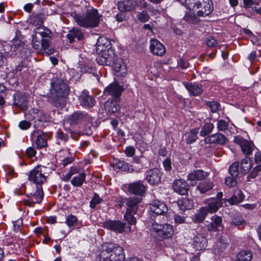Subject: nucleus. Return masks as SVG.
Segmentation results:
<instances>
[{
  "mask_svg": "<svg viewBox=\"0 0 261 261\" xmlns=\"http://www.w3.org/2000/svg\"><path fill=\"white\" fill-rule=\"evenodd\" d=\"M261 171V166H257L255 167L251 171V172L248 175L247 181H250L251 179L255 178L258 173Z\"/></svg>",
  "mask_w": 261,
  "mask_h": 261,
  "instance_id": "3c124183",
  "label": "nucleus"
},
{
  "mask_svg": "<svg viewBox=\"0 0 261 261\" xmlns=\"http://www.w3.org/2000/svg\"><path fill=\"white\" fill-rule=\"evenodd\" d=\"M146 190L145 186L140 181L134 182L128 185V191L129 193L142 196Z\"/></svg>",
  "mask_w": 261,
  "mask_h": 261,
  "instance_id": "2eb2a0df",
  "label": "nucleus"
},
{
  "mask_svg": "<svg viewBox=\"0 0 261 261\" xmlns=\"http://www.w3.org/2000/svg\"><path fill=\"white\" fill-rule=\"evenodd\" d=\"M35 150L32 147L28 148L26 150V154L29 157H32L36 154Z\"/></svg>",
  "mask_w": 261,
  "mask_h": 261,
  "instance_id": "338daca9",
  "label": "nucleus"
},
{
  "mask_svg": "<svg viewBox=\"0 0 261 261\" xmlns=\"http://www.w3.org/2000/svg\"><path fill=\"white\" fill-rule=\"evenodd\" d=\"M57 137L58 138L66 141L67 139V136L62 132H58L57 133Z\"/></svg>",
  "mask_w": 261,
  "mask_h": 261,
  "instance_id": "774afa93",
  "label": "nucleus"
},
{
  "mask_svg": "<svg viewBox=\"0 0 261 261\" xmlns=\"http://www.w3.org/2000/svg\"><path fill=\"white\" fill-rule=\"evenodd\" d=\"M185 87L189 91L190 94L192 96H197L202 92V89L201 86L195 84H187Z\"/></svg>",
  "mask_w": 261,
  "mask_h": 261,
  "instance_id": "2f4dec72",
  "label": "nucleus"
},
{
  "mask_svg": "<svg viewBox=\"0 0 261 261\" xmlns=\"http://www.w3.org/2000/svg\"><path fill=\"white\" fill-rule=\"evenodd\" d=\"M213 187V184L211 182H203L200 183L197 187V189L201 193H205L207 191L211 190Z\"/></svg>",
  "mask_w": 261,
  "mask_h": 261,
  "instance_id": "c03bdc74",
  "label": "nucleus"
},
{
  "mask_svg": "<svg viewBox=\"0 0 261 261\" xmlns=\"http://www.w3.org/2000/svg\"><path fill=\"white\" fill-rule=\"evenodd\" d=\"M206 140L207 142L210 143L223 144L225 142L226 137L224 135L221 133H216L207 137Z\"/></svg>",
  "mask_w": 261,
  "mask_h": 261,
  "instance_id": "a878e982",
  "label": "nucleus"
},
{
  "mask_svg": "<svg viewBox=\"0 0 261 261\" xmlns=\"http://www.w3.org/2000/svg\"><path fill=\"white\" fill-rule=\"evenodd\" d=\"M214 128V126L212 123H205L200 132V136L205 137L210 134Z\"/></svg>",
  "mask_w": 261,
  "mask_h": 261,
  "instance_id": "79ce46f5",
  "label": "nucleus"
},
{
  "mask_svg": "<svg viewBox=\"0 0 261 261\" xmlns=\"http://www.w3.org/2000/svg\"><path fill=\"white\" fill-rule=\"evenodd\" d=\"M149 16L146 11H142L139 14L138 19L142 22H145L149 20Z\"/></svg>",
  "mask_w": 261,
  "mask_h": 261,
  "instance_id": "864d4df0",
  "label": "nucleus"
},
{
  "mask_svg": "<svg viewBox=\"0 0 261 261\" xmlns=\"http://www.w3.org/2000/svg\"><path fill=\"white\" fill-rule=\"evenodd\" d=\"M163 226H164V225L158 224L156 223H154L152 224V229L154 231L158 232L159 233V235H160V233H161Z\"/></svg>",
  "mask_w": 261,
  "mask_h": 261,
  "instance_id": "bf43d9fd",
  "label": "nucleus"
},
{
  "mask_svg": "<svg viewBox=\"0 0 261 261\" xmlns=\"http://www.w3.org/2000/svg\"><path fill=\"white\" fill-rule=\"evenodd\" d=\"M135 149L133 147H128L125 150V153L128 156H132L135 154Z\"/></svg>",
  "mask_w": 261,
  "mask_h": 261,
  "instance_id": "0e129e2a",
  "label": "nucleus"
},
{
  "mask_svg": "<svg viewBox=\"0 0 261 261\" xmlns=\"http://www.w3.org/2000/svg\"><path fill=\"white\" fill-rule=\"evenodd\" d=\"M122 168L128 172H132L134 169L132 166L128 165L127 163H122Z\"/></svg>",
  "mask_w": 261,
  "mask_h": 261,
  "instance_id": "69168bd1",
  "label": "nucleus"
},
{
  "mask_svg": "<svg viewBox=\"0 0 261 261\" xmlns=\"http://www.w3.org/2000/svg\"><path fill=\"white\" fill-rule=\"evenodd\" d=\"M207 174L202 170L192 172L188 175V179L191 181L202 180L206 177Z\"/></svg>",
  "mask_w": 261,
  "mask_h": 261,
  "instance_id": "bb28decb",
  "label": "nucleus"
},
{
  "mask_svg": "<svg viewBox=\"0 0 261 261\" xmlns=\"http://www.w3.org/2000/svg\"><path fill=\"white\" fill-rule=\"evenodd\" d=\"M203 8L197 11V14L199 16H206L211 13L213 11L212 2L210 0H202Z\"/></svg>",
  "mask_w": 261,
  "mask_h": 261,
  "instance_id": "393cba45",
  "label": "nucleus"
},
{
  "mask_svg": "<svg viewBox=\"0 0 261 261\" xmlns=\"http://www.w3.org/2000/svg\"><path fill=\"white\" fill-rule=\"evenodd\" d=\"M174 221L176 223L182 224L185 223V218L179 215H175L174 217Z\"/></svg>",
  "mask_w": 261,
  "mask_h": 261,
  "instance_id": "052dcab7",
  "label": "nucleus"
},
{
  "mask_svg": "<svg viewBox=\"0 0 261 261\" xmlns=\"http://www.w3.org/2000/svg\"><path fill=\"white\" fill-rule=\"evenodd\" d=\"M208 106L210 108L211 111L213 113L216 112L219 108V104L216 101L210 102Z\"/></svg>",
  "mask_w": 261,
  "mask_h": 261,
  "instance_id": "6e6d98bb",
  "label": "nucleus"
},
{
  "mask_svg": "<svg viewBox=\"0 0 261 261\" xmlns=\"http://www.w3.org/2000/svg\"><path fill=\"white\" fill-rule=\"evenodd\" d=\"M239 163L238 162H234L229 168V172L231 176L238 177L239 175Z\"/></svg>",
  "mask_w": 261,
  "mask_h": 261,
  "instance_id": "49530a36",
  "label": "nucleus"
},
{
  "mask_svg": "<svg viewBox=\"0 0 261 261\" xmlns=\"http://www.w3.org/2000/svg\"><path fill=\"white\" fill-rule=\"evenodd\" d=\"M45 18L44 13H39L33 15L29 19V22L35 26L40 25L43 24Z\"/></svg>",
  "mask_w": 261,
  "mask_h": 261,
  "instance_id": "c756f323",
  "label": "nucleus"
},
{
  "mask_svg": "<svg viewBox=\"0 0 261 261\" xmlns=\"http://www.w3.org/2000/svg\"><path fill=\"white\" fill-rule=\"evenodd\" d=\"M30 115L34 120V125L36 128H41L43 123L48 121V116L42 110L33 109L30 111Z\"/></svg>",
  "mask_w": 261,
  "mask_h": 261,
  "instance_id": "1a4fd4ad",
  "label": "nucleus"
},
{
  "mask_svg": "<svg viewBox=\"0 0 261 261\" xmlns=\"http://www.w3.org/2000/svg\"><path fill=\"white\" fill-rule=\"evenodd\" d=\"M133 211H130V209H127L126 212L124 215L125 219L129 224H135L136 223V219L132 215Z\"/></svg>",
  "mask_w": 261,
  "mask_h": 261,
  "instance_id": "de8ad7c7",
  "label": "nucleus"
},
{
  "mask_svg": "<svg viewBox=\"0 0 261 261\" xmlns=\"http://www.w3.org/2000/svg\"><path fill=\"white\" fill-rule=\"evenodd\" d=\"M138 6L146 8L147 3L145 0H125L118 3V7L120 11H130L135 10Z\"/></svg>",
  "mask_w": 261,
  "mask_h": 261,
  "instance_id": "423d86ee",
  "label": "nucleus"
},
{
  "mask_svg": "<svg viewBox=\"0 0 261 261\" xmlns=\"http://www.w3.org/2000/svg\"><path fill=\"white\" fill-rule=\"evenodd\" d=\"M28 194L30 195V200H25L24 203L25 205L34 206L35 203H39L43 199V192L41 187H36V190L28 188Z\"/></svg>",
  "mask_w": 261,
  "mask_h": 261,
  "instance_id": "0eeeda50",
  "label": "nucleus"
},
{
  "mask_svg": "<svg viewBox=\"0 0 261 261\" xmlns=\"http://www.w3.org/2000/svg\"><path fill=\"white\" fill-rule=\"evenodd\" d=\"M178 205L182 211L186 210H190L193 207V202L187 198H183L178 200Z\"/></svg>",
  "mask_w": 261,
  "mask_h": 261,
  "instance_id": "f704fd0d",
  "label": "nucleus"
},
{
  "mask_svg": "<svg viewBox=\"0 0 261 261\" xmlns=\"http://www.w3.org/2000/svg\"><path fill=\"white\" fill-rule=\"evenodd\" d=\"M173 189L175 192L180 195H185L187 192V184L181 179H177L174 181Z\"/></svg>",
  "mask_w": 261,
  "mask_h": 261,
  "instance_id": "4be33fe9",
  "label": "nucleus"
},
{
  "mask_svg": "<svg viewBox=\"0 0 261 261\" xmlns=\"http://www.w3.org/2000/svg\"><path fill=\"white\" fill-rule=\"evenodd\" d=\"M193 245L196 250L204 249L207 246V240L204 236L197 234L194 238Z\"/></svg>",
  "mask_w": 261,
  "mask_h": 261,
  "instance_id": "dca6fc26",
  "label": "nucleus"
},
{
  "mask_svg": "<svg viewBox=\"0 0 261 261\" xmlns=\"http://www.w3.org/2000/svg\"><path fill=\"white\" fill-rule=\"evenodd\" d=\"M45 167L38 165L30 171L28 176L29 180L37 185L31 188V189L36 190V187L42 188L41 185L46 180L47 176L45 174Z\"/></svg>",
  "mask_w": 261,
  "mask_h": 261,
  "instance_id": "39448f33",
  "label": "nucleus"
},
{
  "mask_svg": "<svg viewBox=\"0 0 261 261\" xmlns=\"http://www.w3.org/2000/svg\"><path fill=\"white\" fill-rule=\"evenodd\" d=\"M173 232L172 226L169 224H166L164 225L159 236L164 239L170 238L173 235Z\"/></svg>",
  "mask_w": 261,
  "mask_h": 261,
  "instance_id": "4c0bfd02",
  "label": "nucleus"
},
{
  "mask_svg": "<svg viewBox=\"0 0 261 261\" xmlns=\"http://www.w3.org/2000/svg\"><path fill=\"white\" fill-rule=\"evenodd\" d=\"M85 179V175L84 173H81L78 176L74 177L71 180L72 184L76 187L81 186Z\"/></svg>",
  "mask_w": 261,
  "mask_h": 261,
  "instance_id": "37998d69",
  "label": "nucleus"
},
{
  "mask_svg": "<svg viewBox=\"0 0 261 261\" xmlns=\"http://www.w3.org/2000/svg\"><path fill=\"white\" fill-rule=\"evenodd\" d=\"M178 64L182 69L187 68L189 65V63L181 58H180L178 61Z\"/></svg>",
  "mask_w": 261,
  "mask_h": 261,
  "instance_id": "e2e57ef3",
  "label": "nucleus"
},
{
  "mask_svg": "<svg viewBox=\"0 0 261 261\" xmlns=\"http://www.w3.org/2000/svg\"><path fill=\"white\" fill-rule=\"evenodd\" d=\"M87 118V116L86 114L81 112H77L74 113L72 115L68 117L67 122L70 125H75L79 123H81L82 121L86 120Z\"/></svg>",
  "mask_w": 261,
  "mask_h": 261,
  "instance_id": "a211bd4d",
  "label": "nucleus"
},
{
  "mask_svg": "<svg viewBox=\"0 0 261 261\" xmlns=\"http://www.w3.org/2000/svg\"><path fill=\"white\" fill-rule=\"evenodd\" d=\"M211 221L212 222L207 225V230L208 231H221L223 229L221 217L214 215L211 217Z\"/></svg>",
  "mask_w": 261,
  "mask_h": 261,
  "instance_id": "f8f14e48",
  "label": "nucleus"
},
{
  "mask_svg": "<svg viewBox=\"0 0 261 261\" xmlns=\"http://www.w3.org/2000/svg\"><path fill=\"white\" fill-rule=\"evenodd\" d=\"M105 110L108 113L113 114L119 109V106L117 101L107 100L105 103Z\"/></svg>",
  "mask_w": 261,
  "mask_h": 261,
  "instance_id": "72a5a7b5",
  "label": "nucleus"
},
{
  "mask_svg": "<svg viewBox=\"0 0 261 261\" xmlns=\"http://www.w3.org/2000/svg\"><path fill=\"white\" fill-rule=\"evenodd\" d=\"M198 128H195L191 129L190 132L186 134L187 143L191 144L195 141L197 139V134L198 133Z\"/></svg>",
  "mask_w": 261,
  "mask_h": 261,
  "instance_id": "a19ab883",
  "label": "nucleus"
},
{
  "mask_svg": "<svg viewBox=\"0 0 261 261\" xmlns=\"http://www.w3.org/2000/svg\"><path fill=\"white\" fill-rule=\"evenodd\" d=\"M79 99L81 105L85 107H92L95 103L94 99L86 93H83Z\"/></svg>",
  "mask_w": 261,
  "mask_h": 261,
  "instance_id": "473e14b6",
  "label": "nucleus"
},
{
  "mask_svg": "<svg viewBox=\"0 0 261 261\" xmlns=\"http://www.w3.org/2000/svg\"><path fill=\"white\" fill-rule=\"evenodd\" d=\"M237 177L233 176H228L225 179V184L228 187H235L237 185Z\"/></svg>",
  "mask_w": 261,
  "mask_h": 261,
  "instance_id": "09e8293b",
  "label": "nucleus"
},
{
  "mask_svg": "<svg viewBox=\"0 0 261 261\" xmlns=\"http://www.w3.org/2000/svg\"><path fill=\"white\" fill-rule=\"evenodd\" d=\"M150 49L151 52L155 55L162 56L165 54V47L160 41L156 39L150 41Z\"/></svg>",
  "mask_w": 261,
  "mask_h": 261,
  "instance_id": "9b49d317",
  "label": "nucleus"
},
{
  "mask_svg": "<svg viewBox=\"0 0 261 261\" xmlns=\"http://www.w3.org/2000/svg\"><path fill=\"white\" fill-rule=\"evenodd\" d=\"M252 256L253 255L251 251L242 250L237 253L234 261H251Z\"/></svg>",
  "mask_w": 261,
  "mask_h": 261,
  "instance_id": "c85d7f7f",
  "label": "nucleus"
},
{
  "mask_svg": "<svg viewBox=\"0 0 261 261\" xmlns=\"http://www.w3.org/2000/svg\"><path fill=\"white\" fill-rule=\"evenodd\" d=\"M236 141L240 145L242 151L244 154L247 155L252 153L254 148L253 143L242 139H237Z\"/></svg>",
  "mask_w": 261,
  "mask_h": 261,
  "instance_id": "6ab92c4d",
  "label": "nucleus"
},
{
  "mask_svg": "<svg viewBox=\"0 0 261 261\" xmlns=\"http://www.w3.org/2000/svg\"><path fill=\"white\" fill-rule=\"evenodd\" d=\"M222 203L221 200H212L208 203L207 206L203 207L205 209L207 213L212 214L216 213L222 206Z\"/></svg>",
  "mask_w": 261,
  "mask_h": 261,
  "instance_id": "5701e85b",
  "label": "nucleus"
},
{
  "mask_svg": "<svg viewBox=\"0 0 261 261\" xmlns=\"http://www.w3.org/2000/svg\"><path fill=\"white\" fill-rule=\"evenodd\" d=\"M252 164L249 158L243 159L241 164V169L243 173H247L252 168Z\"/></svg>",
  "mask_w": 261,
  "mask_h": 261,
  "instance_id": "ea45409f",
  "label": "nucleus"
},
{
  "mask_svg": "<svg viewBox=\"0 0 261 261\" xmlns=\"http://www.w3.org/2000/svg\"><path fill=\"white\" fill-rule=\"evenodd\" d=\"M123 90L122 87L117 83L111 84L105 90V93L113 96H119Z\"/></svg>",
  "mask_w": 261,
  "mask_h": 261,
  "instance_id": "412c9836",
  "label": "nucleus"
},
{
  "mask_svg": "<svg viewBox=\"0 0 261 261\" xmlns=\"http://www.w3.org/2000/svg\"><path fill=\"white\" fill-rule=\"evenodd\" d=\"M78 222V219L77 217L72 215H69L66 219L65 223L69 227H71L75 226Z\"/></svg>",
  "mask_w": 261,
  "mask_h": 261,
  "instance_id": "a18cd8bd",
  "label": "nucleus"
},
{
  "mask_svg": "<svg viewBox=\"0 0 261 261\" xmlns=\"http://www.w3.org/2000/svg\"><path fill=\"white\" fill-rule=\"evenodd\" d=\"M205 42L207 46L211 47L216 46L218 44L217 41L211 36L207 37L205 40Z\"/></svg>",
  "mask_w": 261,
  "mask_h": 261,
  "instance_id": "603ef678",
  "label": "nucleus"
},
{
  "mask_svg": "<svg viewBox=\"0 0 261 261\" xmlns=\"http://www.w3.org/2000/svg\"><path fill=\"white\" fill-rule=\"evenodd\" d=\"M244 198V196L242 192L239 190L228 199V201L231 204H236L239 202H242Z\"/></svg>",
  "mask_w": 261,
  "mask_h": 261,
  "instance_id": "58836bf2",
  "label": "nucleus"
},
{
  "mask_svg": "<svg viewBox=\"0 0 261 261\" xmlns=\"http://www.w3.org/2000/svg\"><path fill=\"white\" fill-rule=\"evenodd\" d=\"M101 201V199H100L99 196L95 194L93 199L90 202V206L92 208H94L96 204H99Z\"/></svg>",
  "mask_w": 261,
  "mask_h": 261,
  "instance_id": "5fc2aeb1",
  "label": "nucleus"
},
{
  "mask_svg": "<svg viewBox=\"0 0 261 261\" xmlns=\"http://www.w3.org/2000/svg\"><path fill=\"white\" fill-rule=\"evenodd\" d=\"M150 209L151 212L157 215H164L168 212V207L166 204L160 201H154L150 204Z\"/></svg>",
  "mask_w": 261,
  "mask_h": 261,
  "instance_id": "ddd939ff",
  "label": "nucleus"
},
{
  "mask_svg": "<svg viewBox=\"0 0 261 261\" xmlns=\"http://www.w3.org/2000/svg\"><path fill=\"white\" fill-rule=\"evenodd\" d=\"M69 92V88L67 83L62 79H56L51 83L49 100L58 107L63 103Z\"/></svg>",
  "mask_w": 261,
  "mask_h": 261,
  "instance_id": "f257e3e1",
  "label": "nucleus"
},
{
  "mask_svg": "<svg viewBox=\"0 0 261 261\" xmlns=\"http://www.w3.org/2000/svg\"><path fill=\"white\" fill-rule=\"evenodd\" d=\"M103 226L106 228L118 233L123 232L125 228V224L118 220H109L106 221L103 223Z\"/></svg>",
  "mask_w": 261,
  "mask_h": 261,
  "instance_id": "9d476101",
  "label": "nucleus"
},
{
  "mask_svg": "<svg viewBox=\"0 0 261 261\" xmlns=\"http://www.w3.org/2000/svg\"><path fill=\"white\" fill-rule=\"evenodd\" d=\"M228 125V122L221 119L218 121L217 127L219 131L224 132L227 129Z\"/></svg>",
  "mask_w": 261,
  "mask_h": 261,
  "instance_id": "8fccbe9b",
  "label": "nucleus"
},
{
  "mask_svg": "<svg viewBox=\"0 0 261 261\" xmlns=\"http://www.w3.org/2000/svg\"><path fill=\"white\" fill-rule=\"evenodd\" d=\"M31 123L27 121H22L19 123V126L21 129H27L31 126Z\"/></svg>",
  "mask_w": 261,
  "mask_h": 261,
  "instance_id": "680f3d73",
  "label": "nucleus"
},
{
  "mask_svg": "<svg viewBox=\"0 0 261 261\" xmlns=\"http://www.w3.org/2000/svg\"><path fill=\"white\" fill-rule=\"evenodd\" d=\"M37 133V137L36 140V145L38 148H43L47 145L46 137L45 135L42 132H33L32 134V139L35 137Z\"/></svg>",
  "mask_w": 261,
  "mask_h": 261,
  "instance_id": "b1692460",
  "label": "nucleus"
},
{
  "mask_svg": "<svg viewBox=\"0 0 261 261\" xmlns=\"http://www.w3.org/2000/svg\"><path fill=\"white\" fill-rule=\"evenodd\" d=\"M70 43L73 42L74 38L78 40H81L84 38V34L79 30L73 29L70 30L66 36Z\"/></svg>",
  "mask_w": 261,
  "mask_h": 261,
  "instance_id": "7c9ffc66",
  "label": "nucleus"
},
{
  "mask_svg": "<svg viewBox=\"0 0 261 261\" xmlns=\"http://www.w3.org/2000/svg\"><path fill=\"white\" fill-rule=\"evenodd\" d=\"M181 4L185 5L189 10H196L199 8L201 3L200 0H184Z\"/></svg>",
  "mask_w": 261,
  "mask_h": 261,
  "instance_id": "e433bc0d",
  "label": "nucleus"
},
{
  "mask_svg": "<svg viewBox=\"0 0 261 261\" xmlns=\"http://www.w3.org/2000/svg\"><path fill=\"white\" fill-rule=\"evenodd\" d=\"M113 68L117 76H124L126 75L127 69L123 60L119 58L115 60Z\"/></svg>",
  "mask_w": 261,
  "mask_h": 261,
  "instance_id": "4468645a",
  "label": "nucleus"
},
{
  "mask_svg": "<svg viewBox=\"0 0 261 261\" xmlns=\"http://www.w3.org/2000/svg\"><path fill=\"white\" fill-rule=\"evenodd\" d=\"M72 17L76 23L84 28H95L99 23V15L96 10H89L85 16L73 14Z\"/></svg>",
  "mask_w": 261,
  "mask_h": 261,
  "instance_id": "20e7f679",
  "label": "nucleus"
},
{
  "mask_svg": "<svg viewBox=\"0 0 261 261\" xmlns=\"http://www.w3.org/2000/svg\"><path fill=\"white\" fill-rule=\"evenodd\" d=\"M164 167L166 171H170L171 169V161L170 159L167 158L163 162Z\"/></svg>",
  "mask_w": 261,
  "mask_h": 261,
  "instance_id": "13d9d810",
  "label": "nucleus"
},
{
  "mask_svg": "<svg viewBox=\"0 0 261 261\" xmlns=\"http://www.w3.org/2000/svg\"><path fill=\"white\" fill-rule=\"evenodd\" d=\"M142 199L139 197H129L125 199V204L128 207L130 211L136 212L137 209L138 204L141 201Z\"/></svg>",
  "mask_w": 261,
  "mask_h": 261,
  "instance_id": "cd10ccee",
  "label": "nucleus"
},
{
  "mask_svg": "<svg viewBox=\"0 0 261 261\" xmlns=\"http://www.w3.org/2000/svg\"><path fill=\"white\" fill-rule=\"evenodd\" d=\"M207 213L205 209L203 207L200 208L199 210L195 214L193 218V220L195 223H198L202 222L206 218Z\"/></svg>",
  "mask_w": 261,
  "mask_h": 261,
  "instance_id": "c9c22d12",
  "label": "nucleus"
},
{
  "mask_svg": "<svg viewBox=\"0 0 261 261\" xmlns=\"http://www.w3.org/2000/svg\"><path fill=\"white\" fill-rule=\"evenodd\" d=\"M102 250L97 257V261H123L124 254L123 248L111 243H105Z\"/></svg>",
  "mask_w": 261,
  "mask_h": 261,
  "instance_id": "f03ea898",
  "label": "nucleus"
},
{
  "mask_svg": "<svg viewBox=\"0 0 261 261\" xmlns=\"http://www.w3.org/2000/svg\"><path fill=\"white\" fill-rule=\"evenodd\" d=\"M115 57L113 50L109 48L102 49L98 57L97 58V62L100 65H110L115 61Z\"/></svg>",
  "mask_w": 261,
  "mask_h": 261,
  "instance_id": "6e6552de",
  "label": "nucleus"
},
{
  "mask_svg": "<svg viewBox=\"0 0 261 261\" xmlns=\"http://www.w3.org/2000/svg\"><path fill=\"white\" fill-rule=\"evenodd\" d=\"M48 31L36 32L32 36V46L38 54L49 55L54 53V49L49 45Z\"/></svg>",
  "mask_w": 261,
  "mask_h": 261,
  "instance_id": "7ed1b4c3",
  "label": "nucleus"
},
{
  "mask_svg": "<svg viewBox=\"0 0 261 261\" xmlns=\"http://www.w3.org/2000/svg\"><path fill=\"white\" fill-rule=\"evenodd\" d=\"M245 223V220H244L240 216H238L236 218H234L232 220V223L235 225H240L243 224Z\"/></svg>",
  "mask_w": 261,
  "mask_h": 261,
  "instance_id": "4d7b16f0",
  "label": "nucleus"
},
{
  "mask_svg": "<svg viewBox=\"0 0 261 261\" xmlns=\"http://www.w3.org/2000/svg\"><path fill=\"white\" fill-rule=\"evenodd\" d=\"M161 173L160 170L155 168L149 171L146 176V180L151 185L158 184L161 181Z\"/></svg>",
  "mask_w": 261,
  "mask_h": 261,
  "instance_id": "f3484780",
  "label": "nucleus"
},
{
  "mask_svg": "<svg viewBox=\"0 0 261 261\" xmlns=\"http://www.w3.org/2000/svg\"><path fill=\"white\" fill-rule=\"evenodd\" d=\"M14 105L19 107L22 110L27 108V97L22 93H17L14 96Z\"/></svg>",
  "mask_w": 261,
  "mask_h": 261,
  "instance_id": "aec40b11",
  "label": "nucleus"
}]
</instances>
